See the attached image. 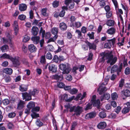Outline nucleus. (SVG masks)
<instances>
[{
	"label": "nucleus",
	"mask_w": 130,
	"mask_h": 130,
	"mask_svg": "<svg viewBox=\"0 0 130 130\" xmlns=\"http://www.w3.org/2000/svg\"><path fill=\"white\" fill-rule=\"evenodd\" d=\"M12 70L11 69L8 68H6L3 69V72L6 74L9 75H11L12 73Z\"/></svg>",
	"instance_id": "obj_20"
},
{
	"label": "nucleus",
	"mask_w": 130,
	"mask_h": 130,
	"mask_svg": "<svg viewBox=\"0 0 130 130\" xmlns=\"http://www.w3.org/2000/svg\"><path fill=\"white\" fill-rule=\"evenodd\" d=\"M122 95L126 97L130 96V91L128 89H123L121 91Z\"/></svg>",
	"instance_id": "obj_12"
},
{
	"label": "nucleus",
	"mask_w": 130,
	"mask_h": 130,
	"mask_svg": "<svg viewBox=\"0 0 130 130\" xmlns=\"http://www.w3.org/2000/svg\"><path fill=\"white\" fill-rule=\"evenodd\" d=\"M86 92H84L82 95V94H80L78 95L77 98L78 99H79L80 97H81V98L80 99V100H82L84 98L85 96H86Z\"/></svg>",
	"instance_id": "obj_41"
},
{
	"label": "nucleus",
	"mask_w": 130,
	"mask_h": 130,
	"mask_svg": "<svg viewBox=\"0 0 130 130\" xmlns=\"http://www.w3.org/2000/svg\"><path fill=\"white\" fill-rule=\"evenodd\" d=\"M4 78L5 81L7 83L9 82L11 80V78L9 75L5 76Z\"/></svg>",
	"instance_id": "obj_38"
},
{
	"label": "nucleus",
	"mask_w": 130,
	"mask_h": 130,
	"mask_svg": "<svg viewBox=\"0 0 130 130\" xmlns=\"http://www.w3.org/2000/svg\"><path fill=\"white\" fill-rule=\"evenodd\" d=\"M40 62L42 63H46V60L44 56H42L40 58Z\"/></svg>",
	"instance_id": "obj_45"
},
{
	"label": "nucleus",
	"mask_w": 130,
	"mask_h": 130,
	"mask_svg": "<svg viewBox=\"0 0 130 130\" xmlns=\"http://www.w3.org/2000/svg\"><path fill=\"white\" fill-rule=\"evenodd\" d=\"M110 97V94L109 93H105L103 96H101L100 97V99L101 101H102L104 99L108 100Z\"/></svg>",
	"instance_id": "obj_21"
},
{
	"label": "nucleus",
	"mask_w": 130,
	"mask_h": 130,
	"mask_svg": "<svg viewBox=\"0 0 130 130\" xmlns=\"http://www.w3.org/2000/svg\"><path fill=\"white\" fill-rule=\"evenodd\" d=\"M59 2L56 1H54L52 3L53 7L54 8L57 7L59 5Z\"/></svg>",
	"instance_id": "obj_43"
},
{
	"label": "nucleus",
	"mask_w": 130,
	"mask_h": 130,
	"mask_svg": "<svg viewBox=\"0 0 130 130\" xmlns=\"http://www.w3.org/2000/svg\"><path fill=\"white\" fill-rule=\"evenodd\" d=\"M26 5L24 4H21L19 5V9L21 11H25L27 9Z\"/></svg>",
	"instance_id": "obj_14"
},
{
	"label": "nucleus",
	"mask_w": 130,
	"mask_h": 130,
	"mask_svg": "<svg viewBox=\"0 0 130 130\" xmlns=\"http://www.w3.org/2000/svg\"><path fill=\"white\" fill-rule=\"evenodd\" d=\"M16 116V114L14 112L9 113L8 114V117L10 118H13L14 117Z\"/></svg>",
	"instance_id": "obj_57"
},
{
	"label": "nucleus",
	"mask_w": 130,
	"mask_h": 130,
	"mask_svg": "<svg viewBox=\"0 0 130 130\" xmlns=\"http://www.w3.org/2000/svg\"><path fill=\"white\" fill-rule=\"evenodd\" d=\"M58 87L60 88H63L64 86V84L62 82H59L57 83Z\"/></svg>",
	"instance_id": "obj_56"
},
{
	"label": "nucleus",
	"mask_w": 130,
	"mask_h": 130,
	"mask_svg": "<svg viewBox=\"0 0 130 130\" xmlns=\"http://www.w3.org/2000/svg\"><path fill=\"white\" fill-rule=\"evenodd\" d=\"M111 47L112 45L108 42L105 43L104 44V47L106 48H110Z\"/></svg>",
	"instance_id": "obj_54"
},
{
	"label": "nucleus",
	"mask_w": 130,
	"mask_h": 130,
	"mask_svg": "<svg viewBox=\"0 0 130 130\" xmlns=\"http://www.w3.org/2000/svg\"><path fill=\"white\" fill-rule=\"evenodd\" d=\"M0 49L3 52H7L9 49L8 46L6 44H5L0 47Z\"/></svg>",
	"instance_id": "obj_24"
},
{
	"label": "nucleus",
	"mask_w": 130,
	"mask_h": 130,
	"mask_svg": "<svg viewBox=\"0 0 130 130\" xmlns=\"http://www.w3.org/2000/svg\"><path fill=\"white\" fill-rule=\"evenodd\" d=\"M124 84V79L122 78L119 81V87L121 89H122Z\"/></svg>",
	"instance_id": "obj_28"
},
{
	"label": "nucleus",
	"mask_w": 130,
	"mask_h": 130,
	"mask_svg": "<svg viewBox=\"0 0 130 130\" xmlns=\"http://www.w3.org/2000/svg\"><path fill=\"white\" fill-rule=\"evenodd\" d=\"M59 27L61 30L64 31L67 29V26L65 23L62 22L59 24Z\"/></svg>",
	"instance_id": "obj_15"
},
{
	"label": "nucleus",
	"mask_w": 130,
	"mask_h": 130,
	"mask_svg": "<svg viewBox=\"0 0 130 130\" xmlns=\"http://www.w3.org/2000/svg\"><path fill=\"white\" fill-rule=\"evenodd\" d=\"M32 113L31 114V115L33 118H36L39 117V114L35 112H32Z\"/></svg>",
	"instance_id": "obj_60"
},
{
	"label": "nucleus",
	"mask_w": 130,
	"mask_h": 130,
	"mask_svg": "<svg viewBox=\"0 0 130 130\" xmlns=\"http://www.w3.org/2000/svg\"><path fill=\"white\" fill-rule=\"evenodd\" d=\"M77 92V89L75 88L72 89L70 91V93L72 94H74L76 93Z\"/></svg>",
	"instance_id": "obj_49"
},
{
	"label": "nucleus",
	"mask_w": 130,
	"mask_h": 130,
	"mask_svg": "<svg viewBox=\"0 0 130 130\" xmlns=\"http://www.w3.org/2000/svg\"><path fill=\"white\" fill-rule=\"evenodd\" d=\"M58 32V29L57 27H54L53 28L51 29V32L52 34L54 35V36H57V37L58 35H57Z\"/></svg>",
	"instance_id": "obj_22"
},
{
	"label": "nucleus",
	"mask_w": 130,
	"mask_h": 130,
	"mask_svg": "<svg viewBox=\"0 0 130 130\" xmlns=\"http://www.w3.org/2000/svg\"><path fill=\"white\" fill-rule=\"evenodd\" d=\"M30 39V38L27 35H25L23 38V41L24 42H26L28 41Z\"/></svg>",
	"instance_id": "obj_46"
},
{
	"label": "nucleus",
	"mask_w": 130,
	"mask_h": 130,
	"mask_svg": "<svg viewBox=\"0 0 130 130\" xmlns=\"http://www.w3.org/2000/svg\"><path fill=\"white\" fill-rule=\"evenodd\" d=\"M40 108L39 107H36L32 108L31 110L32 112H36L40 110Z\"/></svg>",
	"instance_id": "obj_52"
},
{
	"label": "nucleus",
	"mask_w": 130,
	"mask_h": 130,
	"mask_svg": "<svg viewBox=\"0 0 130 130\" xmlns=\"http://www.w3.org/2000/svg\"><path fill=\"white\" fill-rule=\"evenodd\" d=\"M66 65L64 64L63 63L59 65V68L62 71L64 70L65 68L66 67Z\"/></svg>",
	"instance_id": "obj_61"
},
{
	"label": "nucleus",
	"mask_w": 130,
	"mask_h": 130,
	"mask_svg": "<svg viewBox=\"0 0 130 130\" xmlns=\"http://www.w3.org/2000/svg\"><path fill=\"white\" fill-rule=\"evenodd\" d=\"M12 57L10 56L8 54H7L6 53H5L3 54L1 56V58L3 59H8L11 60H12Z\"/></svg>",
	"instance_id": "obj_26"
},
{
	"label": "nucleus",
	"mask_w": 130,
	"mask_h": 130,
	"mask_svg": "<svg viewBox=\"0 0 130 130\" xmlns=\"http://www.w3.org/2000/svg\"><path fill=\"white\" fill-rule=\"evenodd\" d=\"M94 33L93 32H92L91 33H89L87 34V36L89 37L90 39H94Z\"/></svg>",
	"instance_id": "obj_50"
},
{
	"label": "nucleus",
	"mask_w": 130,
	"mask_h": 130,
	"mask_svg": "<svg viewBox=\"0 0 130 130\" xmlns=\"http://www.w3.org/2000/svg\"><path fill=\"white\" fill-rule=\"evenodd\" d=\"M35 103L34 102L32 101H30L27 105V107L28 108L30 109L34 107L35 106Z\"/></svg>",
	"instance_id": "obj_29"
},
{
	"label": "nucleus",
	"mask_w": 130,
	"mask_h": 130,
	"mask_svg": "<svg viewBox=\"0 0 130 130\" xmlns=\"http://www.w3.org/2000/svg\"><path fill=\"white\" fill-rule=\"evenodd\" d=\"M96 115V112L95 111H93L86 114L85 118L86 119H92L95 117Z\"/></svg>",
	"instance_id": "obj_7"
},
{
	"label": "nucleus",
	"mask_w": 130,
	"mask_h": 130,
	"mask_svg": "<svg viewBox=\"0 0 130 130\" xmlns=\"http://www.w3.org/2000/svg\"><path fill=\"white\" fill-rule=\"evenodd\" d=\"M7 127L9 129H12L14 127V126L13 124L11 122H9L7 124Z\"/></svg>",
	"instance_id": "obj_47"
},
{
	"label": "nucleus",
	"mask_w": 130,
	"mask_h": 130,
	"mask_svg": "<svg viewBox=\"0 0 130 130\" xmlns=\"http://www.w3.org/2000/svg\"><path fill=\"white\" fill-rule=\"evenodd\" d=\"M29 93L27 92L22 93L23 99L25 100V101H29L32 99L31 95L30 94L31 92L29 91Z\"/></svg>",
	"instance_id": "obj_5"
},
{
	"label": "nucleus",
	"mask_w": 130,
	"mask_h": 130,
	"mask_svg": "<svg viewBox=\"0 0 130 130\" xmlns=\"http://www.w3.org/2000/svg\"><path fill=\"white\" fill-rule=\"evenodd\" d=\"M107 83L105 84L104 83H102L100 85L99 88L98 89V91L99 92L100 95H101L103 93H104L106 91L107 88L105 87V86Z\"/></svg>",
	"instance_id": "obj_4"
},
{
	"label": "nucleus",
	"mask_w": 130,
	"mask_h": 130,
	"mask_svg": "<svg viewBox=\"0 0 130 130\" xmlns=\"http://www.w3.org/2000/svg\"><path fill=\"white\" fill-rule=\"evenodd\" d=\"M57 36H54L53 37H51L47 41V43H49L51 42H54L55 41L57 38Z\"/></svg>",
	"instance_id": "obj_34"
},
{
	"label": "nucleus",
	"mask_w": 130,
	"mask_h": 130,
	"mask_svg": "<svg viewBox=\"0 0 130 130\" xmlns=\"http://www.w3.org/2000/svg\"><path fill=\"white\" fill-rule=\"evenodd\" d=\"M26 18L25 15L22 14L19 15L18 17V19L22 21L26 19Z\"/></svg>",
	"instance_id": "obj_48"
},
{
	"label": "nucleus",
	"mask_w": 130,
	"mask_h": 130,
	"mask_svg": "<svg viewBox=\"0 0 130 130\" xmlns=\"http://www.w3.org/2000/svg\"><path fill=\"white\" fill-rule=\"evenodd\" d=\"M82 26L81 23L79 22H75L73 25V27L76 28H78Z\"/></svg>",
	"instance_id": "obj_33"
},
{
	"label": "nucleus",
	"mask_w": 130,
	"mask_h": 130,
	"mask_svg": "<svg viewBox=\"0 0 130 130\" xmlns=\"http://www.w3.org/2000/svg\"><path fill=\"white\" fill-rule=\"evenodd\" d=\"M31 39L34 44H37L39 42L40 37L38 36L32 37Z\"/></svg>",
	"instance_id": "obj_11"
},
{
	"label": "nucleus",
	"mask_w": 130,
	"mask_h": 130,
	"mask_svg": "<svg viewBox=\"0 0 130 130\" xmlns=\"http://www.w3.org/2000/svg\"><path fill=\"white\" fill-rule=\"evenodd\" d=\"M52 78L57 80H60L61 81L63 79V76L62 74H60L59 75L58 74V75L56 74L52 76Z\"/></svg>",
	"instance_id": "obj_10"
},
{
	"label": "nucleus",
	"mask_w": 130,
	"mask_h": 130,
	"mask_svg": "<svg viewBox=\"0 0 130 130\" xmlns=\"http://www.w3.org/2000/svg\"><path fill=\"white\" fill-rule=\"evenodd\" d=\"M116 29L114 27H111L108 29L106 31V33L110 35H113L115 34Z\"/></svg>",
	"instance_id": "obj_17"
},
{
	"label": "nucleus",
	"mask_w": 130,
	"mask_h": 130,
	"mask_svg": "<svg viewBox=\"0 0 130 130\" xmlns=\"http://www.w3.org/2000/svg\"><path fill=\"white\" fill-rule=\"evenodd\" d=\"M75 32L77 33L78 34V38H82V35L80 31L78 30H76Z\"/></svg>",
	"instance_id": "obj_40"
},
{
	"label": "nucleus",
	"mask_w": 130,
	"mask_h": 130,
	"mask_svg": "<svg viewBox=\"0 0 130 130\" xmlns=\"http://www.w3.org/2000/svg\"><path fill=\"white\" fill-rule=\"evenodd\" d=\"M46 58L50 60H51L52 58V56L51 53L50 52L47 53L46 55Z\"/></svg>",
	"instance_id": "obj_51"
},
{
	"label": "nucleus",
	"mask_w": 130,
	"mask_h": 130,
	"mask_svg": "<svg viewBox=\"0 0 130 130\" xmlns=\"http://www.w3.org/2000/svg\"><path fill=\"white\" fill-rule=\"evenodd\" d=\"M77 125V123L76 122H74L73 123L71 126V130H74L75 129V127Z\"/></svg>",
	"instance_id": "obj_58"
},
{
	"label": "nucleus",
	"mask_w": 130,
	"mask_h": 130,
	"mask_svg": "<svg viewBox=\"0 0 130 130\" xmlns=\"http://www.w3.org/2000/svg\"><path fill=\"white\" fill-rule=\"evenodd\" d=\"M12 60H11L12 62L13 66L15 67H18L20 65V63L19 60L16 57H12Z\"/></svg>",
	"instance_id": "obj_6"
},
{
	"label": "nucleus",
	"mask_w": 130,
	"mask_h": 130,
	"mask_svg": "<svg viewBox=\"0 0 130 130\" xmlns=\"http://www.w3.org/2000/svg\"><path fill=\"white\" fill-rule=\"evenodd\" d=\"M31 92V95L34 96L35 95L37 94L39 92V90L36 89H34Z\"/></svg>",
	"instance_id": "obj_36"
},
{
	"label": "nucleus",
	"mask_w": 130,
	"mask_h": 130,
	"mask_svg": "<svg viewBox=\"0 0 130 130\" xmlns=\"http://www.w3.org/2000/svg\"><path fill=\"white\" fill-rule=\"evenodd\" d=\"M92 104L89 103L86 105V107L85 108V110H87L89 109H91L92 108Z\"/></svg>",
	"instance_id": "obj_39"
},
{
	"label": "nucleus",
	"mask_w": 130,
	"mask_h": 130,
	"mask_svg": "<svg viewBox=\"0 0 130 130\" xmlns=\"http://www.w3.org/2000/svg\"><path fill=\"white\" fill-rule=\"evenodd\" d=\"M101 58V61L104 62L105 59H107V63H110V65H112L116 62L117 58L116 57L113 58V55L111 52L106 53H102L100 54Z\"/></svg>",
	"instance_id": "obj_1"
},
{
	"label": "nucleus",
	"mask_w": 130,
	"mask_h": 130,
	"mask_svg": "<svg viewBox=\"0 0 130 130\" xmlns=\"http://www.w3.org/2000/svg\"><path fill=\"white\" fill-rule=\"evenodd\" d=\"M125 73L126 75H128L130 73V69L129 68L127 67L125 69Z\"/></svg>",
	"instance_id": "obj_64"
},
{
	"label": "nucleus",
	"mask_w": 130,
	"mask_h": 130,
	"mask_svg": "<svg viewBox=\"0 0 130 130\" xmlns=\"http://www.w3.org/2000/svg\"><path fill=\"white\" fill-rule=\"evenodd\" d=\"M28 49L29 51L31 53L35 52L37 50L36 47L32 44H30L28 46Z\"/></svg>",
	"instance_id": "obj_16"
},
{
	"label": "nucleus",
	"mask_w": 130,
	"mask_h": 130,
	"mask_svg": "<svg viewBox=\"0 0 130 130\" xmlns=\"http://www.w3.org/2000/svg\"><path fill=\"white\" fill-rule=\"evenodd\" d=\"M130 110V108L128 107H125L123 108L122 112L124 114H126Z\"/></svg>",
	"instance_id": "obj_37"
},
{
	"label": "nucleus",
	"mask_w": 130,
	"mask_h": 130,
	"mask_svg": "<svg viewBox=\"0 0 130 130\" xmlns=\"http://www.w3.org/2000/svg\"><path fill=\"white\" fill-rule=\"evenodd\" d=\"M99 117L102 119L105 118L106 116V113L104 112H100L99 114Z\"/></svg>",
	"instance_id": "obj_35"
},
{
	"label": "nucleus",
	"mask_w": 130,
	"mask_h": 130,
	"mask_svg": "<svg viewBox=\"0 0 130 130\" xmlns=\"http://www.w3.org/2000/svg\"><path fill=\"white\" fill-rule=\"evenodd\" d=\"M36 125L39 127H41L43 125V123L41 122L38 119L36 120Z\"/></svg>",
	"instance_id": "obj_32"
},
{
	"label": "nucleus",
	"mask_w": 130,
	"mask_h": 130,
	"mask_svg": "<svg viewBox=\"0 0 130 130\" xmlns=\"http://www.w3.org/2000/svg\"><path fill=\"white\" fill-rule=\"evenodd\" d=\"M3 104L5 105H7L10 103V101L8 99H5L2 101Z\"/></svg>",
	"instance_id": "obj_44"
},
{
	"label": "nucleus",
	"mask_w": 130,
	"mask_h": 130,
	"mask_svg": "<svg viewBox=\"0 0 130 130\" xmlns=\"http://www.w3.org/2000/svg\"><path fill=\"white\" fill-rule=\"evenodd\" d=\"M92 103L93 104L94 106H97L98 108H99L100 107L99 105L100 104V102L99 100L98 99L95 100L92 102Z\"/></svg>",
	"instance_id": "obj_31"
},
{
	"label": "nucleus",
	"mask_w": 130,
	"mask_h": 130,
	"mask_svg": "<svg viewBox=\"0 0 130 130\" xmlns=\"http://www.w3.org/2000/svg\"><path fill=\"white\" fill-rule=\"evenodd\" d=\"M116 39L115 38L110 39L107 40V41L108 42L109 44L110 43L112 45H114L116 43Z\"/></svg>",
	"instance_id": "obj_30"
},
{
	"label": "nucleus",
	"mask_w": 130,
	"mask_h": 130,
	"mask_svg": "<svg viewBox=\"0 0 130 130\" xmlns=\"http://www.w3.org/2000/svg\"><path fill=\"white\" fill-rule=\"evenodd\" d=\"M86 43L89 47V50H96V46L93 43H91L88 41H87Z\"/></svg>",
	"instance_id": "obj_8"
},
{
	"label": "nucleus",
	"mask_w": 130,
	"mask_h": 130,
	"mask_svg": "<svg viewBox=\"0 0 130 130\" xmlns=\"http://www.w3.org/2000/svg\"><path fill=\"white\" fill-rule=\"evenodd\" d=\"M27 89L28 87L26 85L22 84L20 86V90L22 92L25 91L27 90Z\"/></svg>",
	"instance_id": "obj_23"
},
{
	"label": "nucleus",
	"mask_w": 130,
	"mask_h": 130,
	"mask_svg": "<svg viewBox=\"0 0 130 130\" xmlns=\"http://www.w3.org/2000/svg\"><path fill=\"white\" fill-rule=\"evenodd\" d=\"M59 58L57 56L55 55L54 56L53 60L55 62L57 63L59 61Z\"/></svg>",
	"instance_id": "obj_62"
},
{
	"label": "nucleus",
	"mask_w": 130,
	"mask_h": 130,
	"mask_svg": "<svg viewBox=\"0 0 130 130\" xmlns=\"http://www.w3.org/2000/svg\"><path fill=\"white\" fill-rule=\"evenodd\" d=\"M25 104L24 102L21 100L18 103L17 108L19 109H21L24 107V105Z\"/></svg>",
	"instance_id": "obj_18"
},
{
	"label": "nucleus",
	"mask_w": 130,
	"mask_h": 130,
	"mask_svg": "<svg viewBox=\"0 0 130 130\" xmlns=\"http://www.w3.org/2000/svg\"><path fill=\"white\" fill-rule=\"evenodd\" d=\"M115 22L112 20H108L106 22V24L108 26H112L114 25Z\"/></svg>",
	"instance_id": "obj_27"
},
{
	"label": "nucleus",
	"mask_w": 130,
	"mask_h": 130,
	"mask_svg": "<svg viewBox=\"0 0 130 130\" xmlns=\"http://www.w3.org/2000/svg\"><path fill=\"white\" fill-rule=\"evenodd\" d=\"M46 12V9L44 8L41 10V13L43 16H47V14Z\"/></svg>",
	"instance_id": "obj_55"
},
{
	"label": "nucleus",
	"mask_w": 130,
	"mask_h": 130,
	"mask_svg": "<svg viewBox=\"0 0 130 130\" xmlns=\"http://www.w3.org/2000/svg\"><path fill=\"white\" fill-rule=\"evenodd\" d=\"M106 126V124L104 122H100L97 125L99 129H103L105 128Z\"/></svg>",
	"instance_id": "obj_19"
},
{
	"label": "nucleus",
	"mask_w": 130,
	"mask_h": 130,
	"mask_svg": "<svg viewBox=\"0 0 130 130\" xmlns=\"http://www.w3.org/2000/svg\"><path fill=\"white\" fill-rule=\"evenodd\" d=\"M69 111L71 112L73 111L75 112L73 116L75 115L77 116H78L83 111V108L79 106L77 107L73 106L70 108Z\"/></svg>",
	"instance_id": "obj_2"
},
{
	"label": "nucleus",
	"mask_w": 130,
	"mask_h": 130,
	"mask_svg": "<svg viewBox=\"0 0 130 130\" xmlns=\"http://www.w3.org/2000/svg\"><path fill=\"white\" fill-rule=\"evenodd\" d=\"M64 70H63L62 73L63 74H68L69 73L71 70V68L69 66H67L65 68Z\"/></svg>",
	"instance_id": "obj_25"
},
{
	"label": "nucleus",
	"mask_w": 130,
	"mask_h": 130,
	"mask_svg": "<svg viewBox=\"0 0 130 130\" xmlns=\"http://www.w3.org/2000/svg\"><path fill=\"white\" fill-rule=\"evenodd\" d=\"M106 17L107 18H110L112 15V12L111 11L107 12L106 13Z\"/></svg>",
	"instance_id": "obj_63"
},
{
	"label": "nucleus",
	"mask_w": 130,
	"mask_h": 130,
	"mask_svg": "<svg viewBox=\"0 0 130 130\" xmlns=\"http://www.w3.org/2000/svg\"><path fill=\"white\" fill-rule=\"evenodd\" d=\"M39 31V29L36 26H33L31 29V32L34 36L37 35Z\"/></svg>",
	"instance_id": "obj_13"
},
{
	"label": "nucleus",
	"mask_w": 130,
	"mask_h": 130,
	"mask_svg": "<svg viewBox=\"0 0 130 130\" xmlns=\"http://www.w3.org/2000/svg\"><path fill=\"white\" fill-rule=\"evenodd\" d=\"M111 97L112 99L115 100L118 97L117 93L116 92H114L111 94Z\"/></svg>",
	"instance_id": "obj_42"
},
{
	"label": "nucleus",
	"mask_w": 130,
	"mask_h": 130,
	"mask_svg": "<svg viewBox=\"0 0 130 130\" xmlns=\"http://www.w3.org/2000/svg\"><path fill=\"white\" fill-rule=\"evenodd\" d=\"M48 68L49 70L52 73H55L57 71V67L54 64H50Z\"/></svg>",
	"instance_id": "obj_9"
},
{
	"label": "nucleus",
	"mask_w": 130,
	"mask_h": 130,
	"mask_svg": "<svg viewBox=\"0 0 130 130\" xmlns=\"http://www.w3.org/2000/svg\"><path fill=\"white\" fill-rule=\"evenodd\" d=\"M113 2L115 7L116 10L117 11L118 8V3L116 0H114L112 1Z\"/></svg>",
	"instance_id": "obj_53"
},
{
	"label": "nucleus",
	"mask_w": 130,
	"mask_h": 130,
	"mask_svg": "<svg viewBox=\"0 0 130 130\" xmlns=\"http://www.w3.org/2000/svg\"><path fill=\"white\" fill-rule=\"evenodd\" d=\"M106 4L105 1L104 0H101L99 3V5L101 8L103 7Z\"/></svg>",
	"instance_id": "obj_59"
},
{
	"label": "nucleus",
	"mask_w": 130,
	"mask_h": 130,
	"mask_svg": "<svg viewBox=\"0 0 130 130\" xmlns=\"http://www.w3.org/2000/svg\"><path fill=\"white\" fill-rule=\"evenodd\" d=\"M122 66L123 64L122 63H121L120 64L119 67L117 65H114L111 68V73H112L117 72V74L119 75L120 72L121 71Z\"/></svg>",
	"instance_id": "obj_3"
}]
</instances>
